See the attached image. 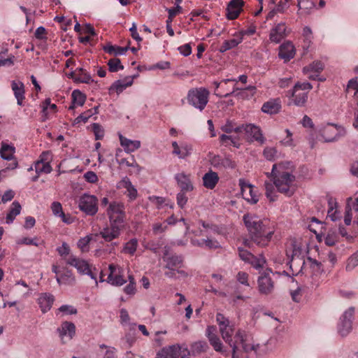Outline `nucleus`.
Segmentation results:
<instances>
[{
    "label": "nucleus",
    "instance_id": "nucleus-17",
    "mask_svg": "<svg viewBox=\"0 0 358 358\" xmlns=\"http://www.w3.org/2000/svg\"><path fill=\"white\" fill-rule=\"evenodd\" d=\"M123 229V226L110 224L109 226L104 227L100 231V235L105 241L110 242L120 236Z\"/></svg>",
    "mask_w": 358,
    "mask_h": 358
},
{
    "label": "nucleus",
    "instance_id": "nucleus-3",
    "mask_svg": "<svg viewBox=\"0 0 358 358\" xmlns=\"http://www.w3.org/2000/svg\"><path fill=\"white\" fill-rule=\"evenodd\" d=\"M210 92L201 87L191 88L187 94V103L194 108L202 111L208 103Z\"/></svg>",
    "mask_w": 358,
    "mask_h": 358
},
{
    "label": "nucleus",
    "instance_id": "nucleus-11",
    "mask_svg": "<svg viewBox=\"0 0 358 358\" xmlns=\"http://www.w3.org/2000/svg\"><path fill=\"white\" fill-rule=\"evenodd\" d=\"M206 335L208 339L210 345L215 351L221 353L224 357L229 355V352L227 348L224 347L219 336L216 334V327L215 326L208 327Z\"/></svg>",
    "mask_w": 358,
    "mask_h": 358
},
{
    "label": "nucleus",
    "instance_id": "nucleus-9",
    "mask_svg": "<svg viewBox=\"0 0 358 358\" xmlns=\"http://www.w3.org/2000/svg\"><path fill=\"white\" fill-rule=\"evenodd\" d=\"M320 132L325 142L337 141L346 134L344 127L335 124H327L320 130Z\"/></svg>",
    "mask_w": 358,
    "mask_h": 358
},
{
    "label": "nucleus",
    "instance_id": "nucleus-13",
    "mask_svg": "<svg viewBox=\"0 0 358 358\" xmlns=\"http://www.w3.org/2000/svg\"><path fill=\"white\" fill-rule=\"evenodd\" d=\"M358 196L355 198L349 197L347 199L344 222L346 225H350L352 220L358 224Z\"/></svg>",
    "mask_w": 358,
    "mask_h": 358
},
{
    "label": "nucleus",
    "instance_id": "nucleus-47",
    "mask_svg": "<svg viewBox=\"0 0 358 358\" xmlns=\"http://www.w3.org/2000/svg\"><path fill=\"white\" fill-rule=\"evenodd\" d=\"M358 266V251L350 257L347 261L345 269L348 271H352Z\"/></svg>",
    "mask_w": 358,
    "mask_h": 358
},
{
    "label": "nucleus",
    "instance_id": "nucleus-44",
    "mask_svg": "<svg viewBox=\"0 0 358 358\" xmlns=\"http://www.w3.org/2000/svg\"><path fill=\"white\" fill-rule=\"evenodd\" d=\"M324 69V64L319 61L313 62L309 66H305L303 69L304 73H308L309 72H315L320 73Z\"/></svg>",
    "mask_w": 358,
    "mask_h": 358
},
{
    "label": "nucleus",
    "instance_id": "nucleus-48",
    "mask_svg": "<svg viewBox=\"0 0 358 358\" xmlns=\"http://www.w3.org/2000/svg\"><path fill=\"white\" fill-rule=\"evenodd\" d=\"M107 281L115 286H121L126 282V280L120 275H108Z\"/></svg>",
    "mask_w": 358,
    "mask_h": 358
},
{
    "label": "nucleus",
    "instance_id": "nucleus-20",
    "mask_svg": "<svg viewBox=\"0 0 358 358\" xmlns=\"http://www.w3.org/2000/svg\"><path fill=\"white\" fill-rule=\"evenodd\" d=\"M244 5L243 0H231L229 2L227 7V17L229 20H235L242 11Z\"/></svg>",
    "mask_w": 358,
    "mask_h": 358
},
{
    "label": "nucleus",
    "instance_id": "nucleus-10",
    "mask_svg": "<svg viewBox=\"0 0 358 358\" xmlns=\"http://www.w3.org/2000/svg\"><path fill=\"white\" fill-rule=\"evenodd\" d=\"M272 271L270 269L263 271L257 279V288L261 294L268 295L273 292L274 282L272 280Z\"/></svg>",
    "mask_w": 358,
    "mask_h": 358
},
{
    "label": "nucleus",
    "instance_id": "nucleus-5",
    "mask_svg": "<svg viewBox=\"0 0 358 358\" xmlns=\"http://www.w3.org/2000/svg\"><path fill=\"white\" fill-rule=\"evenodd\" d=\"M110 224L124 226V206L122 203L113 201L109 203L106 210Z\"/></svg>",
    "mask_w": 358,
    "mask_h": 358
},
{
    "label": "nucleus",
    "instance_id": "nucleus-39",
    "mask_svg": "<svg viewBox=\"0 0 358 358\" xmlns=\"http://www.w3.org/2000/svg\"><path fill=\"white\" fill-rule=\"evenodd\" d=\"M138 246V241L137 238H134L124 243L122 252L134 255Z\"/></svg>",
    "mask_w": 358,
    "mask_h": 358
},
{
    "label": "nucleus",
    "instance_id": "nucleus-15",
    "mask_svg": "<svg viewBox=\"0 0 358 358\" xmlns=\"http://www.w3.org/2000/svg\"><path fill=\"white\" fill-rule=\"evenodd\" d=\"M245 134L250 142L257 141L260 144L264 143L265 138L259 127L254 124H245Z\"/></svg>",
    "mask_w": 358,
    "mask_h": 358
},
{
    "label": "nucleus",
    "instance_id": "nucleus-8",
    "mask_svg": "<svg viewBox=\"0 0 358 358\" xmlns=\"http://www.w3.org/2000/svg\"><path fill=\"white\" fill-rule=\"evenodd\" d=\"M79 209L87 215H94L98 211V199L91 194H84L78 201Z\"/></svg>",
    "mask_w": 358,
    "mask_h": 358
},
{
    "label": "nucleus",
    "instance_id": "nucleus-45",
    "mask_svg": "<svg viewBox=\"0 0 358 358\" xmlns=\"http://www.w3.org/2000/svg\"><path fill=\"white\" fill-rule=\"evenodd\" d=\"M71 96L73 104H77L78 106H81L85 103L86 96L80 91L78 90H73Z\"/></svg>",
    "mask_w": 358,
    "mask_h": 358
},
{
    "label": "nucleus",
    "instance_id": "nucleus-30",
    "mask_svg": "<svg viewBox=\"0 0 358 358\" xmlns=\"http://www.w3.org/2000/svg\"><path fill=\"white\" fill-rule=\"evenodd\" d=\"M281 109V102L279 99H271L265 102L262 107V112L273 115L277 114Z\"/></svg>",
    "mask_w": 358,
    "mask_h": 358
},
{
    "label": "nucleus",
    "instance_id": "nucleus-2",
    "mask_svg": "<svg viewBox=\"0 0 358 358\" xmlns=\"http://www.w3.org/2000/svg\"><path fill=\"white\" fill-rule=\"evenodd\" d=\"M285 166L283 163L273 164L271 173L268 177H271L273 184L278 191L287 196L293 195L296 190L294 185L295 176L289 172L285 171Z\"/></svg>",
    "mask_w": 358,
    "mask_h": 358
},
{
    "label": "nucleus",
    "instance_id": "nucleus-62",
    "mask_svg": "<svg viewBox=\"0 0 358 358\" xmlns=\"http://www.w3.org/2000/svg\"><path fill=\"white\" fill-rule=\"evenodd\" d=\"M234 36L235 38L224 41V42L227 43V46H229L230 50L236 47L243 41V38L241 36H236V34H234Z\"/></svg>",
    "mask_w": 358,
    "mask_h": 358
},
{
    "label": "nucleus",
    "instance_id": "nucleus-21",
    "mask_svg": "<svg viewBox=\"0 0 358 358\" xmlns=\"http://www.w3.org/2000/svg\"><path fill=\"white\" fill-rule=\"evenodd\" d=\"M118 189H126L127 192L124 193L129 198L130 201H134L136 199L138 195L137 189L132 185L130 179L127 177L123 178L117 185Z\"/></svg>",
    "mask_w": 358,
    "mask_h": 358
},
{
    "label": "nucleus",
    "instance_id": "nucleus-34",
    "mask_svg": "<svg viewBox=\"0 0 358 358\" xmlns=\"http://www.w3.org/2000/svg\"><path fill=\"white\" fill-rule=\"evenodd\" d=\"M56 280L59 285H73L76 282V278L73 272L69 269H64L59 276L57 275Z\"/></svg>",
    "mask_w": 358,
    "mask_h": 358
},
{
    "label": "nucleus",
    "instance_id": "nucleus-53",
    "mask_svg": "<svg viewBox=\"0 0 358 358\" xmlns=\"http://www.w3.org/2000/svg\"><path fill=\"white\" fill-rule=\"evenodd\" d=\"M337 241L338 236L336 232L329 231L324 238L325 244L329 246H333Z\"/></svg>",
    "mask_w": 358,
    "mask_h": 358
},
{
    "label": "nucleus",
    "instance_id": "nucleus-61",
    "mask_svg": "<svg viewBox=\"0 0 358 358\" xmlns=\"http://www.w3.org/2000/svg\"><path fill=\"white\" fill-rule=\"evenodd\" d=\"M167 229V224L165 223L157 222L152 225V231L155 234L164 232Z\"/></svg>",
    "mask_w": 358,
    "mask_h": 358
},
{
    "label": "nucleus",
    "instance_id": "nucleus-38",
    "mask_svg": "<svg viewBox=\"0 0 358 358\" xmlns=\"http://www.w3.org/2000/svg\"><path fill=\"white\" fill-rule=\"evenodd\" d=\"M77 71L76 83L90 84L94 82V80L92 78L90 74L84 69L78 68Z\"/></svg>",
    "mask_w": 358,
    "mask_h": 358
},
{
    "label": "nucleus",
    "instance_id": "nucleus-63",
    "mask_svg": "<svg viewBox=\"0 0 358 358\" xmlns=\"http://www.w3.org/2000/svg\"><path fill=\"white\" fill-rule=\"evenodd\" d=\"M234 126H235V122L232 120H227L226 123L221 126L220 129L222 131L230 134L234 131Z\"/></svg>",
    "mask_w": 358,
    "mask_h": 358
},
{
    "label": "nucleus",
    "instance_id": "nucleus-25",
    "mask_svg": "<svg viewBox=\"0 0 358 358\" xmlns=\"http://www.w3.org/2000/svg\"><path fill=\"white\" fill-rule=\"evenodd\" d=\"M285 252L289 260L288 263H290L294 258L300 257L302 250L301 246L295 241L292 240L287 244Z\"/></svg>",
    "mask_w": 358,
    "mask_h": 358
},
{
    "label": "nucleus",
    "instance_id": "nucleus-64",
    "mask_svg": "<svg viewBox=\"0 0 358 358\" xmlns=\"http://www.w3.org/2000/svg\"><path fill=\"white\" fill-rule=\"evenodd\" d=\"M85 180L90 183H95L98 181L96 174L92 171H87L83 176Z\"/></svg>",
    "mask_w": 358,
    "mask_h": 358
},
{
    "label": "nucleus",
    "instance_id": "nucleus-1",
    "mask_svg": "<svg viewBox=\"0 0 358 358\" xmlns=\"http://www.w3.org/2000/svg\"><path fill=\"white\" fill-rule=\"evenodd\" d=\"M243 220L249 236V239L244 241L245 246L250 248L251 242L259 247L269 244L275 229L268 219H262L255 214L248 213L243 215Z\"/></svg>",
    "mask_w": 358,
    "mask_h": 358
},
{
    "label": "nucleus",
    "instance_id": "nucleus-32",
    "mask_svg": "<svg viewBox=\"0 0 358 358\" xmlns=\"http://www.w3.org/2000/svg\"><path fill=\"white\" fill-rule=\"evenodd\" d=\"M256 90H257L256 87L253 86V85H250L243 89H239V88L235 87H234L233 91L230 93H227L224 95H219L218 94H215V95L227 98V97H229V96L234 94L236 96L245 98V97L248 96V95L246 94L247 92H249L250 93V96H252L255 94Z\"/></svg>",
    "mask_w": 358,
    "mask_h": 358
},
{
    "label": "nucleus",
    "instance_id": "nucleus-28",
    "mask_svg": "<svg viewBox=\"0 0 358 358\" xmlns=\"http://www.w3.org/2000/svg\"><path fill=\"white\" fill-rule=\"evenodd\" d=\"M11 89L13 91L17 103L19 106H22L24 99V85L21 81L13 80L11 82Z\"/></svg>",
    "mask_w": 358,
    "mask_h": 358
},
{
    "label": "nucleus",
    "instance_id": "nucleus-24",
    "mask_svg": "<svg viewBox=\"0 0 358 358\" xmlns=\"http://www.w3.org/2000/svg\"><path fill=\"white\" fill-rule=\"evenodd\" d=\"M171 145L173 149L172 153L177 155L180 159H185L192 153V146L189 144L182 143L179 146L176 141H173Z\"/></svg>",
    "mask_w": 358,
    "mask_h": 358
},
{
    "label": "nucleus",
    "instance_id": "nucleus-54",
    "mask_svg": "<svg viewBox=\"0 0 358 358\" xmlns=\"http://www.w3.org/2000/svg\"><path fill=\"white\" fill-rule=\"evenodd\" d=\"M91 241V238L88 236L80 238L78 241V247L83 252H87L89 250V243Z\"/></svg>",
    "mask_w": 358,
    "mask_h": 358
},
{
    "label": "nucleus",
    "instance_id": "nucleus-46",
    "mask_svg": "<svg viewBox=\"0 0 358 358\" xmlns=\"http://www.w3.org/2000/svg\"><path fill=\"white\" fill-rule=\"evenodd\" d=\"M108 69L110 72H117L119 70H123L124 66L121 64L120 59L113 58L108 62Z\"/></svg>",
    "mask_w": 358,
    "mask_h": 358
},
{
    "label": "nucleus",
    "instance_id": "nucleus-56",
    "mask_svg": "<svg viewBox=\"0 0 358 358\" xmlns=\"http://www.w3.org/2000/svg\"><path fill=\"white\" fill-rule=\"evenodd\" d=\"M92 129L95 136V139H102L104 136V129H103V127L98 123H94L92 124Z\"/></svg>",
    "mask_w": 358,
    "mask_h": 358
},
{
    "label": "nucleus",
    "instance_id": "nucleus-6",
    "mask_svg": "<svg viewBox=\"0 0 358 358\" xmlns=\"http://www.w3.org/2000/svg\"><path fill=\"white\" fill-rule=\"evenodd\" d=\"M156 358H189V352L186 348L173 345L163 348L157 352Z\"/></svg>",
    "mask_w": 358,
    "mask_h": 358
},
{
    "label": "nucleus",
    "instance_id": "nucleus-16",
    "mask_svg": "<svg viewBox=\"0 0 358 358\" xmlns=\"http://www.w3.org/2000/svg\"><path fill=\"white\" fill-rule=\"evenodd\" d=\"M163 259L166 262L165 268L173 271L180 268L183 262V257L182 255L170 254L167 249L164 252Z\"/></svg>",
    "mask_w": 358,
    "mask_h": 358
},
{
    "label": "nucleus",
    "instance_id": "nucleus-50",
    "mask_svg": "<svg viewBox=\"0 0 358 358\" xmlns=\"http://www.w3.org/2000/svg\"><path fill=\"white\" fill-rule=\"evenodd\" d=\"M93 115H94V113L92 112V110H88L81 113L74 120V124H80V122H87L89 118L92 117Z\"/></svg>",
    "mask_w": 358,
    "mask_h": 358
},
{
    "label": "nucleus",
    "instance_id": "nucleus-51",
    "mask_svg": "<svg viewBox=\"0 0 358 358\" xmlns=\"http://www.w3.org/2000/svg\"><path fill=\"white\" fill-rule=\"evenodd\" d=\"M266 189V196L271 201H274L276 199V196L274 192V187L273 184L266 182L264 184Z\"/></svg>",
    "mask_w": 358,
    "mask_h": 358
},
{
    "label": "nucleus",
    "instance_id": "nucleus-59",
    "mask_svg": "<svg viewBox=\"0 0 358 358\" xmlns=\"http://www.w3.org/2000/svg\"><path fill=\"white\" fill-rule=\"evenodd\" d=\"M59 312L63 313L65 315H75L77 313V310L71 305H62L58 309Z\"/></svg>",
    "mask_w": 358,
    "mask_h": 358
},
{
    "label": "nucleus",
    "instance_id": "nucleus-43",
    "mask_svg": "<svg viewBox=\"0 0 358 358\" xmlns=\"http://www.w3.org/2000/svg\"><path fill=\"white\" fill-rule=\"evenodd\" d=\"M234 329L231 326H224L220 328V332L222 336V339L224 341V342L230 343L232 340V335H233Z\"/></svg>",
    "mask_w": 358,
    "mask_h": 358
},
{
    "label": "nucleus",
    "instance_id": "nucleus-18",
    "mask_svg": "<svg viewBox=\"0 0 358 358\" xmlns=\"http://www.w3.org/2000/svg\"><path fill=\"white\" fill-rule=\"evenodd\" d=\"M59 336L62 343H64V338L66 337L71 340L76 334V326L71 322L65 321L61 324V326L57 329Z\"/></svg>",
    "mask_w": 358,
    "mask_h": 358
},
{
    "label": "nucleus",
    "instance_id": "nucleus-14",
    "mask_svg": "<svg viewBox=\"0 0 358 358\" xmlns=\"http://www.w3.org/2000/svg\"><path fill=\"white\" fill-rule=\"evenodd\" d=\"M239 186L244 199L251 203H256L259 201V196L257 192L254 190L255 187L253 185L241 178L239 179Z\"/></svg>",
    "mask_w": 358,
    "mask_h": 358
},
{
    "label": "nucleus",
    "instance_id": "nucleus-27",
    "mask_svg": "<svg viewBox=\"0 0 358 358\" xmlns=\"http://www.w3.org/2000/svg\"><path fill=\"white\" fill-rule=\"evenodd\" d=\"M291 96L293 103L298 107H302L305 106L308 101V92H301L299 90L293 87L291 90Z\"/></svg>",
    "mask_w": 358,
    "mask_h": 358
},
{
    "label": "nucleus",
    "instance_id": "nucleus-7",
    "mask_svg": "<svg viewBox=\"0 0 358 358\" xmlns=\"http://www.w3.org/2000/svg\"><path fill=\"white\" fill-rule=\"evenodd\" d=\"M234 339L238 345L241 346L243 351L245 353H249L252 351L257 352L259 348V345L255 344L251 336L244 330L238 329L235 334Z\"/></svg>",
    "mask_w": 358,
    "mask_h": 358
},
{
    "label": "nucleus",
    "instance_id": "nucleus-12",
    "mask_svg": "<svg viewBox=\"0 0 358 358\" xmlns=\"http://www.w3.org/2000/svg\"><path fill=\"white\" fill-rule=\"evenodd\" d=\"M354 313L355 308L350 307L340 317L337 328L338 333L343 337L346 336L352 330Z\"/></svg>",
    "mask_w": 358,
    "mask_h": 358
},
{
    "label": "nucleus",
    "instance_id": "nucleus-37",
    "mask_svg": "<svg viewBox=\"0 0 358 358\" xmlns=\"http://www.w3.org/2000/svg\"><path fill=\"white\" fill-rule=\"evenodd\" d=\"M20 211L21 205L20 204V203L16 201H13L11 205L10 209L6 215V222L7 224H11L14 221L15 217L20 213Z\"/></svg>",
    "mask_w": 358,
    "mask_h": 358
},
{
    "label": "nucleus",
    "instance_id": "nucleus-60",
    "mask_svg": "<svg viewBox=\"0 0 358 358\" xmlns=\"http://www.w3.org/2000/svg\"><path fill=\"white\" fill-rule=\"evenodd\" d=\"M237 281L245 286L249 287L250 284L248 282V274L243 271H239L236 275Z\"/></svg>",
    "mask_w": 358,
    "mask_h": 358
},
{
    "label": "nucleus",
    "instance_id": "nucleus-35",
    "mask_svg": "<svg viewBox=\"0 0 358 358\" xmlns=\"http://www.w3.org/2000/svg\"><path fill=\"white\" fill-rule=\"evenodd\" d=\"M136 76H127L125 77L122 80H116L110 87V89H114L116 90L117 93L122 92L124 90H125L127 87L131 86L133 84L134 78Z\"/></svg>",
    "mask_w": 358,
    "mask_h": 358
},
{
    "label": "nucleus",
    "instance_id": "nucleus-57",
    "mask_svg": "<svg viewBox=\"0 0 358 358\" xmlns=\"http://www.w3.org/2000/svg\"><path fill=\"white\" fill-rule=\"evenodd\" d=\"M51 210L54 215L59 217L60 215L64 216V213L62 210V204L58 201H54L51 204Z\"/></svg>",
    "mask_w": 358,
    "mask_h": 358
},
{
    "label": "nucleus",
    "instance_id": "nucleus-42",
    "mask_svg": "<svg viewBox=\"0 0 358 358\" xmlns=\"http://www.w3.org/2000/svg\"><path fill=\"white\" fill-rule=\"evenodd\" d=\"M35 171L38 174L41 173H50L52 172V169L50 166V163H43L40 161H36L35 162Z\"/></svg>",
    "mask_w": 358,
    "mask_h": 358
},
{
    "label": "nucleus",
    "instance_id": "nucleus-26",
    "mask_svg": "<svg viewBox=\"0 0 358 358\" xmlns=\"http://www.w3.org/2000/svg\"><path fill=\"white\" fill-rule=\"evenodd\" d=\"M55 301L54 296L50 293H42L38 298V303L41 311L45 313L50 310Z\"/></svg>",
    "mask_w": 358,
    "mask_h": 358
},
{
    "label": "nucleus",
    "instance_id": "nucleus-22",
    "mask_svg": "<svg viewBox=\"0 0 358 358\" xmlns=\"http://www.w3.org/2000/svg\"><path fill=\"white\" fill-rule=\"evenodd\" d=\"M211 164L217 169H234L236 163L229 157H222L220 155L214 156L210 160Z\"/></svg>",
    "mask_w": 358,
    "mask_h": 358
},
{
    "label": "nucleus",
    "instance_id": "nucleus-41",
    "mask_svg": "<svg viewBox=\"0 0 358 358\" xmlns=\"http://www.w3.org/2000/svg\"><path fill=\"white\" fill-rule=\"evenodd\" d=\"M220 142L224 145L225 146H227L229 145H232L234 147H236L238 148L240 147V143L238 142V140L236 138L233 137L230 135L227 134H221L220 136Z\"/></svg>",
    "mask_w": 358,
    "mask_h": 358
},
{
    "label": "nucleus",
    "instance_id": "nucleus-19",
    "mask_svg": "<svg viewBox=\"0 0 358 358\" xmlns=\"http://www.w3.org/2000/svg\"><path fill=\"white\" fill-rule=\"evenodd\" d=\"M287 36V27L285 23H278L272 28L269 34V39L271 42L279 43Z\"/></svg>",
    "mask_w": 358,
    "mask_h": 358
},
{
    "label": "nucleus",
    "instance_id": "nucleus-36",
    "mask_svg": "<svg viewBox=\"0 0 358 358\" xmlns=\"http://www.w3.org/2000/svg\"><path fill=\"white\" fill-rule=\"evenodd\" d=\"M15 152V148L14 146L8 145L4 142L1 143L0 155L3 159L7 161L13 160Z\"/></svg>",
    "mask_w": 358,
    "mask_h": 358
},
{
    "label": "nucleus",
    "instance_id": "nucleus-23",
    "mask_svg": "<svg viewBox=\"0 0 358 358\" xmlns=\"http://www.w3.org/2000/svg\"><path fill=\"white\" fill-rule=\"evenodd\" d=\"M189 175L185 173H179L176 174L175 179L178 185L180 188V191L191 192L194 189V186L190 180Z\"/></svg>",
    "mask_w": 358,
    "mask_h": 358
},
{
    "label": "nucleus",
    "instance_id": "nucleus-52",
    "mask_svg": "<svg viewBox=\"0 0 358 358\" xmlns=\"http://www.w3.org/2000/svg\"><path fill=\"white\" fill-rule=\"evenodd\" d=\"M350 90H355L354 96L358 97V77L350 79L346 87V92Z\"/></svg>",
    "mask_w": 358,
    "mask_h": 358
},
{
    "label": "nucleus",
    "instance_id": "nucleus-31",
    "mask_svg": "<svg viewBox=\"0 0 358 358\" xmlns=\"http://www.w3.org/2000/svg\"><path fill=\"white\" fill-rule=\"evenodd\" d=\"M219 179L220 178L218 174L216 172L210 170L206 173L202 178L203 185L207 189H213L217 184Z\"/></svg>",
    "mask_w": 358,
    "mask_h": 358
},
{
    "label": "nucleus",
    "instance_id": "nucleus-58",
    "mask_svg": "<svg viewBox=\"0 0 358 358\" xmlns=\"http://www.w3.org/2000/svg\"><path fill=\"white\" fill-rule=\"evenodd\" d=\"M240 258L245 262H250L251 259H254V255L249 251L238 248Z\"/></svg>",
    "mask_w": 358,
    "mask_h": 358
},
{
    "label": "nucleus",
    "instance_id": "nucleus-4",
    "mask_svg": "<svg viewBox=\"0 0 358 358\" xmlns=\"http://www.w3.org/2000/svg\"><path fill=\"white\" fill-rule=\"evenodd\" d=\"M66 262L67 264L75 267L80 274L89 275L95 281L96 285H98L96 278L97 270L95 266L90 264L87 261L71 255L66 259Z\"/></svg>",
    "mask_w": 358,
    "mask_h": 358
},
{
    "label": "nucleus",
    "instance_id": "nucleus-40",
    "mask_svg": "<svg viewBox=\"0 0 358 358\" xmlns=\"http://www.w3.org/2000/svg\"><path fill=\"white\" fill-rule=\"evenodd\" d=\"M128 49L129 47H120L112 45L110 44L103 47V50L106 52L110 55H114L115 56L124 55L125 52L128 50Z\"/></svg>",
    "mask_w": 358,
    "mask_h": 358
},
{
    "label": "nucleus",
    "instance_id": "nucleus-55",
    "mask_svg": "<svg viewBox=\"0 0 358 358\" xmlns=\"http://www.w3.org/2000/svg\"><path fill=\"white\" fill-rule=\"evenodd\" d=\"M186 192H187L180 191L177 194V204L180 208H183L187 202L188 198L186 196Z\"/></svg>",
    "mask_w": 358,
    "mask_h": 358
},
{
    "label": "nucleus",
    "instance_id": "nucleus-49",
    "mask_svg": "<svg viewBox=\"0 0 358 358\" xmlns=\"http://www.w3.org/2000/svg\"><path fill=\"white\" fill-rule=\"evenodd\" d=\"M277 150L273 147H266L263 151V155L268 161H274L277 157Z\"/></svg>",
    "mask_w": 358,
    "mask_h": 358
},
{
    "label": "nucleus",
    "instance_id": "nucleus-33",
    "mask_svg": "<svg viewBox=\"0 0 358 358\" xmlns=\"http://www.w3.org/2000/svg\"><path fill=\"white\" fill-rule=\"evenodd\" d=\"M121 145L127 153L133 152L141 147V141L138 140H130L124 137L122 134L119 135Z\"/></svg>",
    "mask_w": 358,
    "mask_h": 358
},
{
    "label": "nucleus",
    "instance_id": "nucleus-29",
    "mask_svg": "<svg viewBox=\"0 0 358 358\" xmlns=\"http://www.w3.org/2000/svg\"><path fill=\"white\" fill-rule=\"evenodd\" d=\"M279 49V57L284 59L285 61H289L294 57V46L291 42L287 41L282 43Z\"/></svg>",
    "mask_w": 358,
    "mask_h": 358
}]
</instances>
